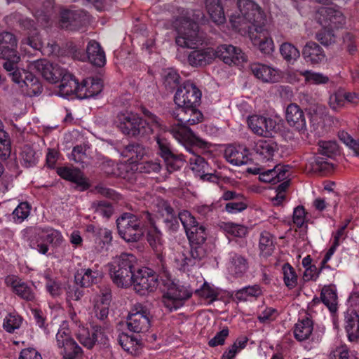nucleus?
<instances>
[{
  "label": "nucleus",
  "instance_id": "obj_1",
  "mask_svg": "<svg viewBox=\"0 0 359 359\" xmlns=\"http://www.w3.org/2000/svg\"><path fill=\"white\" fill-rule=\"evenodd\" d=\"M239 14L231 15L229 21L233 29L242 36L255 39L253 31L262 33L266 16L262 8L252 0H238Z\"/></svg>",
  "mask_w": 359,
  "mask_h": 359
},
{
  "label": "nucleus",
  "instance_id": "obj_2",
  "mask_svg": "<svg viewBox=\"0 0 359 359\" xmlns=\"http://www.w3.org/2000/svg\"><path fill=\"white\" fill-rule=\"evenodd\" d=\"M144 114L145 120L132 111H121L117 114L114 123L123 133L133 137L166 131L165 127L156 115L149 111H144Z\"/></svg>",
  "mask_w": 359,
  "mask_h": 359
},
{
  "label": "nucleus",
  "instance_id": "obj_3",
  "mask_svg": "<svg viewBox=\"0 0 359 359\" xmlns=\"http://www.w3.org/2000/svg\"><path fill=\"white\" fill-rule=\"evenodd\" d=\"M201 98V92L194 83L190 81L184 83L177 89L174 96V102L178 107L177 109L188 107L187 111L192 113L195 116V119H188L187 117H183V120L188 121L191 124H197L203 121V114L196 108L200 103Z\"/></svg>",
  "mask_w": 359,
  "mask_h": 359
},
{
  "label": "nucleus",
  "instance_id": "obj_4",
  "mask_svg": "<svg viewBox=\"0 0 359 359\" xmlns=\"http://www.w3.org/2000/svg\"><path fill=\"white\" fill-rule=\"evenodd\" d=\"M137 261L134 255L127 252L121 253L113 259L109 264V274L118 287L126 288L132 285Z\"/></svg>",
  "mask_w": 359,
  "mask_h": 359
},
{
  "label": "nucleus",
  "instance_id": "obj_5",
  "mask_svg": "<svg viewBox=\"0 0 359 359\" xmlns=\"http://www.w3.org/2000/svg\"><path fill=\"white\" fill-rule=\"evenodd\" d=\"M162 302L170 311L177 310L184 300L191 295V292L184 286L174 282L170 276L162 278Z\"/></svg>",
  "mask_w": 359,
  "mask_h": 359
},
{
  "label": "nucleus",
  "instance_id": "obj_6",
  "mask_svg": "<svg viewBox=\"0 0 359 359\" xmlns=\"http://www.w3.org/2000/svg\"><path fill=\"white\" fill-rule=\"evenodd\" d=\"M177 35L175 42L182 48H195L202 43V38L198 31L196 23L187 18L177 19L176 21Z\"/></svg>",
  "mask_w": 359,
  "mask_h": 359
},
{
  "label": "nucleus",
  "instance_id": "obj_7",
  "mask_svg": "<svg viewBox=\"0 0 359 359\" xmlns=\"http://www.w3.org/2000/svg\"><path fill=\"white\" fill-rule=\"evenodd\" d=\"M118 232L127 242L137 241L143 235L141 222L138 217L131 213H123L116 220Z\"/></svg>",
  "mask_w": 359,
  "mask_h": 359
},
{
  "label": "nucleus",
  "instance_id": "obj_8",
  "mask_svg": "<svg viewBox=\"0 0 359 359\" xmlns=\"http://www.w3.org/2000/svg\"><path fill=\"white\" fill-rule=\"evenodd\" d=\"M29 231L35 237L34 239L31 240L29 243L30 247L36 249L42 255H46L48 251V245L42 243V241H46L55 245L60 244L62 241L61 233L52 228L36 227L30 229Z\"/></svg>",
  "mask_w": 359,
  "mask_h": 359
},
{
  "label": "nucleus",
  "instance_id": "obj_9",
  "mask_svg": "<svg viewBox=\"0 0 359 359\" xmlns=\"http://www.w3.org/2000/svg\"><path fill=\"white\" fill-rule=\"evenodd\" d=\"M16 46L17 40L13 34L4 32L0 34V58L6 60L4 67L8 72L14 70L15 65L20 61Z\"/></svg>",
  "mask_w": 359,
  "mask_h": 359
},
{
  "label": "nucleus",
  "instance_id": "obj_10",
  "mask_svg": "<svg viewBox=\"0 0 359 359\" xmlns=\"http://www.w3.org/2000/svg\"><path fill=\"white\" fill-rule=\"evenodd\" d=\"M132 285L137 293L146 295L157 289L158 276L151 269L146 267L139 269L135 271Z\"/></svg>",
  "mask_w": 359,
  "mask_h": 359
},
{
  "label": "nucleus",
  "instance_id": "obj_11",
  "mask_svg": "<svg viewBox=\"0 0 359 359\" xmlns=\"http://www.w3.org/2000/svg\"><path fill=\"white\" fill-rule=\"evenodd\" d=\"M70 316L72 321L77 327L76 330V337L83 346L88 348H91L95 342L104 344H106L107 339L102 328L96 327L90 334L88 329L77 319L75 313H70Z\"/></svg>",
  "mask_w": 359,
  "mask_h": 359
},
{
  "label": "nucleus",
  "instance_id": "obj_12",
  "mask_svg": "<svg viewBox=\"0 0 359 359\" xmlns=\"http://www.w3.org/2000/svg\"><path fill=\"white\" fill-rule=\"evenodd\" d=\"M56 341L57 345L65 359H75L81 355V348L71 337L69 330L65 323H63L58 330Z\"/></svg>",
  "mask_w": 359,
  "mask_h": 359
},
{
  "label": "nucleus",
  "instance_id": "obj_13",
  "mask_svg": "<svg viewBox=\"0 0 359 359\" xmlns=\"http://www.w3.org/2000/svg\"><path fill=\"white\" fill-rule=\"evenodd\" d=\"M205 255V251L202 244L191 243L190 250H180L176 252L174 257L175 266L179 270L189 271L190 266H194Z\"/></svg>",
  "mask_w": 359,
  "mask_h": 359
},
{
  "label": "nucleus",
  "instance_id": "obj_14",
  "mask_svg": "<svg viewBox=\"0 0 359 359\" xmlns=\"http://www.w3.org/2000/svg\"><path fill=\"white\" fill-rule=\"evenodd\" d=\"M14 83L18 85L22 90L29 95H36L41 93V85L38 79L31 72L18 69L11 74Z\"/></svg>",
  "mask_w": 359,
  "mask_h": 359
},
{
  "label": "nucleus",
  "instance_id": "obj_15",
  "mask_svg": "<svg viewBox=\"0 0 359 359\" xmlns=\"http://www.w3.org/2000/svg\"><path fill=\"white\" fill-rule=\"evenodd\" d=\"M181 122L171 126L170 133L173 137L180 144L185 146L187 150L191 152L189 145H195L201 148L208 147V142L196 136L191 129Z\"/></svg>",
  "mask_w": 359,
  "mask_h": 359
},
{
  "label": "nucleus",
  "instance_id": "obj_16",
  "mask_svg": "<svg viewBox=\"0 0 359 359\" xmlns=\"http://www.w3.org/2000/svg\"><path fill=\"white\" fill-rule=\"evenodd\" d=\"M317 22L323 27L339 29L346 23V18L342 12L332 7H320L316 13Z\"/></svg>",
  "mask_w": 359,
  "mask_h": 359
},
{
  "label": "nucleus",
  "instance_id": "obj_17",
  "mask_svg": "<svg viewBox=\"0 0 359 359\" xmlns=\"http://www.w3.org/2000/svg\"><path fill=\"white\" fill-rule=\"evenodd\" d=\"M127 325L129 330L135 333H145L151 327L149 313L142 306H135L130 311Z\"/></svg>",
  "mask_w": 359,
  "mask_h": 359
},
{
  "label": "nucleus",
  "instance_id": "obj_18",
  "mask_svg": "<svg viewBox=\"0 0 359 359\" xmlns=\"http://www.w3.org/2000/svg\"><path fill=\"white\" fill-rule=\"evenodd\" d=\"M224 46H218L216 50L212 48L195 50L189 53L188 62L191 66L198 67L209 64L215 58L224 61Z\"/></svg>",
  "mask_w": 359,
  "mask_h": 359
},
{
  "label": "nucleus",
  "instance_id": "obj_19",
  "mask_svg": "<svg viewBox=\"0 0 359 359\" xmlns=\"http://www.w3.org/2000/svg\"><path fill=\"white\" fill-rule=\"evenodd\" d=\"M249 128L256 135L269 137L276 127V122L271 118L262 115L249 116L247 120Z\"/></svg>",
  "mask_w": 359,
  "mask_h": 359
},
{
  "label": "nucleus",
  "instance_id": "obj_20",
  "mask_svg": "<svg viewBox=\"0 0 359 359\" xmlns=\"http://www.w3.org/2000/svg\"><path fill=\"white\" fill-rule=\"evenodd\" d=\"M288 166L274 165L273 168L264 169V168H248V172L254 175H259V179L264 182L276 184L278 182L285 180L287 176Z\"/></svg>",
  "mask_w": 359,
  "mask_h": 359
},
{
  "label": "nucleus",
  "instance_id": "obj_21",
  "mask_svg": "<svg viewBox=\"0 0 359 359\" xmlns=\"http://www.w3.org/2000/svg\"><path fill=\"white\" fill-rule=\"evenodd\" d=\"M29 68L40 72L42 76L50 83H57L65 72V69L53 65L46 60H38L32 62Z\"/></svg>",
  "mask_w": 359,
  "mask_h": 359
},
{
  "label": "nucleus",
  "instance_id": "obj_22",
  "mask_svg": "<svg viewBox=\"0 0 359 359\" xmlns=\"http://www.w3.org/2000/svg\"><path fill=\"white\" fill-rule=\"evenodd\" d=\"M285 120L290 127L299 133L304 134L307 131L304 112L296 103H290L286 107Z\"/></svg>",
  "mask_w": 359,
  "mask_h": 359
},
{
  "label": "nucleus",
  "instance_id": "obj_23",
  "mask_svg": "<svg viewBox=\"0 0 359 359\" xmlns=\"http://www.w3.org/2000/svg\"><path fill=\"white\" fill-rule=\"evenodd\" d=\"M293 334L294 339L303 342L306 341H314V323L311 317L306 316L299 318L293 327Z\"/></svg>",
  "mask_w": 359,
  "mask_h": 359
},
{
  "label": "nucleus",
  "instance_id": "obj_24",
  "mask_svg": "<svg viewBox=\"0 0 359 359\" xmlns=\"http://www.w3.org/2000/svg\"><path fill=\"white\" fill-rule=\"evenodd\" d=\"M302 57L306 62L316 65L326 60L324 49L315 41L307 42L302 50Z\"/></svg>",
  "mask_w": 359,
  "mask_h": 359
},
{
  "label": "nucleus",
  "instance_id": "obj_25",
  "mask_svg": "<svg viewBox=\"0 0 359 359\" xmlns=\"http://www.w3.org/2000/svg\"><path fill=\"white\" fill-rule=\"evenodd\" d=\"M61 82L58 86V90L56 95L64 98H68L70 96L76 95L79 98V88L80 83L74 76L69 73L66 69L63 75L60 77Z\"/></svg>",
  "mask_w": 359,
  "mask_h": 359
},
{
  "label": "nucleus",
  "instance_id": "obj_26",
  "mask_svg": "<svg viewBox=\"0 0 359 359\" xmlns=\"http://www.w3.org/2000/svg\"><path fill=\"white\" fill-rule=\"evenodd\" d=\"M5 283L20 298L27 301H32L34 299L32 289L18 276L13 275L6 276Z\"/></svg>",
  "mask_w": 359,
  "mask_h": 359
},
{
  "label": "nucleus",
  "instance_id": "obj_27",
  "mask_svg": "<svg viewBox=\"0 0 359 359\" xmlns=\"http://www.w3.org/2000/svg\"><path fill=\"white\" fill-rule=\"evenodd\" d=\"M253 150L257 156V158L264 163L273 161L278 147L273 140H260L255 142Z\"/></svg>",
  "mask_w": 359,
  "mask_h": 359
},
{
  "label": "nucleus",
  "instance_id": "obj_28",
  "mask_svg": "<svg viewBox=\"0 0 359 359\" xmlns=\"http://www.w3.org/2000/svg\"><path fill=\"white\" fill-rule=\"evenodd\" d=\"M250 69L257 79L264 83H275L279 79L278 70L270 66L261 63H252L250 65Z\"/></svg>",
  "mask_w": 359,
  "mask_h": 359
},
{
  "label": "nucleus",
  "instance_id": "obj_29",
  "mask_svg": "<svg viewBox=\"0 0 359 359\" xmlns=\"http://www.w3.org/2000/svg\"><path fill=\"white\" fill-rule=\"evenodd\" d=\"M111 297L110 290L108 287L94 297L93 300L94 311L98 318L103 320L108 316Z\"/></svg>",
  "mask_w": 359,
  "mask_h": 359
},
{
  "label": "nucleus",
  "instance_id": "obj_30",
  "mask_svg": "<svg viewBox=\"0 0 359 359\" xmlns=\"http://www.w3.org/2000/svg\"><path fill=\"white\" fill-rule=\"evenodd\" d=\"M250 151L246 147L231 145L226 147V161L236 166L247 164L250 161Z\"/></svg>",
  "mask_w": 359,
  "mask_h": 359
},
{
  "label": "nucleus",
  "instance_id": "obj_31",
  "mask_svg": "<svg viewBox=\"0 0 359 359\" xmlns=\"http://www.w3.org/2000/svg\"><path fill=\"white\" fill-rule=\"evenodd\" d=\"M102 277V272L97 269H81L76 272L74 280L81 287H89L97 283Z\"/></svg>",
  "mask_w": 359,
  "mask_h": 359
},
{
  "label": "nucleus",
  "instance_id": "obj_32",
  "mask_svg": "<svg viewBox=\"0 0 359 359\" xmlns=\"http://www.w3.org/2000/svg\"><path fill=\"white\" fill-rule=\"evenodd\" d=\"M102 90V83L100 79L88 78L80 83L79 98L86 99L98 95Z\"/></svg>",
  "mask_w": 359,
  "mask_h": 359
},
{
  "label": "nucleus",
  "instance_id": "obj_33",
  "mask_svg": "<svg viewBox=\"0 0 359 359\" xmlns=\"http://www.w3.org/2000/svg\"><path fill=\"white\" fill-rule=\"evenodd\" d=\"M344 322L348 340L356 341L359 339V315L354 311H347L344 315Z\"/></svg>",
  "mask_w": 359,
  "mask_h": 359
},
{
  "label": "nucleus",
  "instance_id": "obj_34",
  "mask_svg": "<svg viewBox=\"0 0 359 359\" xmlns=\"http://www.w3.org/2000/svg\"><path fill=\"white\" fill-rule=\"evenodd\" d=\"M57 173L63 179L72 182L83 189L88 187V184L81 172L76 168L69 167H60L57 169Z\"/></svg>",
  "mask_w": 359,
  "mask_h": 359
},
{
  "label": "nucleus",
  "instance_id": "obj_35",
  "mask_svg": "<svg viewBox=\"0 0 359 359\" xmlns=\"http://www.w3.org/2000/svg\"><path fill=\"white\" fill-rule=\"evenodd\" d=\"M248 269V262L246 258L238 254H229L228 271L230 275L235 277H241Z\"/></svg>",
  "mask_w": 359,
  "mask_h": 359
},
{
  "label": "nucleus",
  "instance_id": "obj_36",
  "mask_svg": "<svg viewBox=\"0 0 359 359\" xmlns=\"http://www.w3.org/2000/svg\"><path fill=\"white\" fill-rule=\"evenodd\" d=\"M262 294V290L258 285L244 287L242 289L234 292L226 291V298L232 299L233 301H247L250 297H258Z\"/></svg>",
  "mask_w": 359,
  "mask_h": 359
},
{
  "label": "nucleus",
  "instance_id": "obj_37",
  "mask_svg": "<svg viewBox=\"0 0 359 359\" xmlns=\"http://www.w3.org/2000/svg\"><path fill=\"white\" fill-rule=\"evenodd\" d=\"M267 32L266 29L262 33L257 32L253 31V35L255 39L252 40L251 37H249L252 44L257 46L259 50L265 55H269L272 53L274 50V44L271 38L267 36Z\"/></svg>",
  "mask_w": 359,
  "mask_h": 359
},
{
  "label": "nucleus",
  "instance_id": "obj_38",
  "mask_svg": "<svg viewBox=\"0 0 359 359\" xmlns=\"http://www.w3.org/2000/svg\"><path fill=\"white\" fill-rule=\"evenodd\" d=\"M86 51L89 60L94 65L101 67L105 64L104 52L102 50L97 42L90 41L88 44Z\"/></svg>",
  "mask_w": 359,
  "mask_h": 359
},
{
  "label": "nucleus",
  "instance_id": "obj_39",
  "mask_svg": "<svg viewBox=\"0 0 359 359\" xmlns=\"http://www.w3.org/2000/svg\"><path fill=\"white\" fill-rule=\"evenodd\" d=\"M246 60V56L243 50L236 46H226V65H239Z\"/></svg>",
  "mask_w": 359,
  "mask_h": 359
},
{
  "label": "nucleus",
  "instance_id": "obj_40",
  "mask_svg": "<svg viewBox=\"0 0 359 359\" xmlns=\"http://www.w3.org/2000/svg\"><path fill=\"white\" fill-rule=\"evenodd\" d=\"M259 248L261 254L264 257L270 256L275 249L274 238L269 231H264L261 233Z\"/></svg>",
  "mask_w": 359,
  "mask_h": 359
},
{
  "label": "nucleus",
  "instance_id": "obj_41",
  "mask_svg": "<svg viewBox=\"0 0 359 359\" xmlns=\"http://www.w3.org/2000/svg\"><path fill=\"white\" fill-rule=\"evenodd\" d=\"M320 299L331 313L337 310V295L336 291L330 287H324L320 293Z\"/></svg>",
  "mask_w": 359,
  "mask_h": 359
},
{
  "label": "nucleus",
  "instance_id": "obj_42",
  "mask_svg": "<svg viewBox=\"0 0 359 359\" xmlns=\"http://www.w3.org/2000/svg\"><path fill=\"white\" fill-rule=\"evenodd\" d=\"M118 341L121 347L131 354H137L140 350V341L133 336L122 333L119 335Z\"/></svg>",
  "mask_w": 359,
  "mask_h": 359
},
{
  "label": "nucleus",
  "instance_id": "obj_43",
  "mask_svg": "<svg viewBox=\"0 0 359 359\" xmlns=\"http://www.w3.org/2000/svg\"><path fill=\"white\" fill-rule=\"evenodd\" d=\"M207 9L211 19L217 24L220 25L224 22V12L221 3L218 0L207 1Z\"/></svg>",
  "mask_w": 359,
  "mask_h": 359
},
{
  "label": "nucleus",
  "instance_id": "obj_44",
  "mask_svg": "<svg viewBox=\"0 0 359 359\" xmlns=\"http://www.w3.org/2000/svg\"><path fill=\"white\" fill-rule=\"evenodd\" d=\"M279 50L283 58L289 63L297 61L300 57V52L298 48L289 42L283 43L280 46Z\"/></svg>",
  "mask_w": 359,
  "mask_h": 359
},
{
  "label": "nucleus",
  "instance_id": "obj_45",
  "mask_svg": "<svg viewBox=\"0 0 359 359\" xmlns=\"http://www.w3.org/2000/svg\"><path fill=\"white\" fill-rule=\"evenodd\" d=\"M283 281L289 290L294 289L297 285L298 277L294 269L289 264L285 263L282 267Z\"/></svg>",
  "mask_w": 359,
  "mask_h": 359
},
{
  "label": "nucleus",
  "instance_id": "obj_46",
  "mask_svg": "<svg viewBox=\"0 0 359 359\" xmlns=\"http://www.w3.org/2000/svg\"><path fill=\"white\" fill-rule=\"evenodd\" d=\"M187 238L191 243L203 244L206 239L205 228L196 224L186 232Z\"/></svg>",
  "mask_w": 359,
  "mask_h": 359
},
{
  "label": "nucleus",
  "instance_id": "obj_47",
  "mask_svg": "<svg viewBox=\"0 0 359 359\" xmlns=\"http://www.w3.org/2000/svg\"><path fill=\"white\" fill-rule=\"evenodd\" d=\"M300 74L304 77V80L306 83L311 84H326L330 81V78L328 76L323 73L315 72L311 70H305L304 72H302Z\"/></svg>",
  "mask_w": 359,
  "mask_h": 359
},
{
  "label": "nucleus",
  "instance_id": "obj_48",
  "mask_svg": "<svg viewBox=\"0 0 359 359\" xmlns=\"http://www.w3.org/2000/svg\"><path fill=\"white\" fill-rule=\"evenodd\" d=\"M190 168L196 175L203 178L205 173L208 171V163L203 158L198 155L194 154L189 158Z\"/></svg>",
  "mask_w": 359,
  "mask_h": 359
},
{
  "label": "nucleus",
  "instance_id": "obj_49",
  "mask_svg": "<svg viewBox=\"0 0 359 359\" xmlns=\"http://www.w3.org/2000/svg\"><path fill=\"white\" fill-rule=\"evenodd\" d=\"M21 323V317L16 312H11L4 318L3 327L6 332L12 333L20 327Z\"/></svg>",
  "mask_w": 359,
  "mask_h": 359
},
{
  "label": "nucleus",
  "instance_id": "obj_50",
  "mask_svg": "<svg viewBox=\"0 0 359 359\" xmlns=\"http://www.w3.org/2000/svg\"><path fill=\"white\" fill-rule=\"evenodd\" d=\"M318 152L328 158H332L339 152V146L336 141H320Z\"/></svg>",
  "mask_w": 359,
  "mask_h": 359
},
{
  "label": "nucleus",
  "instance_id": "obj_51",
  "mask_svg": "<svg viewBox=\"0 0 359 359\" xmlns=\"http://www.w3.org/2000/svg\"><path fill=\"white\" fill-rule=\"evenodd\" d=\"M330 27H323L316 34V39L323 45L329 46L335 42V35Z\"/></svg>",
  "mask_w": 359,
  "mask_h": 359
},
{
  "label": "nucleus",
  "instance_id": "obj_52",
  "mask_svg": "<svg viewBox=\"0 0 359 359\" xmlns=\"http://www.w3.org/2000/svg\"><path fill=\"white\" fill-rule=\"evenodd\" d=\"M196 294L210 303L217 299L218 292L213 286L204 283L199 290H196Z\"/></svg>",
  "mask_w": 359,
  "mask_h": 359
},
{
  "label": "nucleus",
  "instance_id": "obj_53",
  "mask_svg": "<svg viewBox=\"0 0 359 359\" xmlns=\"http://www.w3.org/2000/svg\"><path fill=\"white\" fill-rule=\"evenodd\" d=\"M166 168L169 172L180 169L184 165V159L181 156H176L173 153L164 158Z\"/></svg>",
  "mask_w": 359,
  "mask_h": 359
},
{
  "label": "nucleus",
  "instance_id": "obj_54",
  "mask_svg": "<svg viewBox=\"0 0 359 359\" xmlns=\"http://www.w3.org/2000/svg\"><path fill=\"white\" fill-rule=\"evenodd\" d=\"M248 341L246 337L238 338L226 352V359H234L236 355L246 346Z\"/></svg>",
  "mask_w": 359,
  "mask_h": 359
},
{
  "label": "nucleus",
  "instance_id": "obj_55",
  "mask_svg": "<svg viewBox=\"0 0 359 359\" xmlns=\"http://www.w3.org/2000/svg\"><path fill=\"white\" fill-rule=\"evenodd\" d=\"M226 233L238 238L245 237L248 233V228L242 224L226 221Z\"/></svg>",
  "mask_w": 359,
  "mask_h": 359
},
{
  "label": "nucleus",
  "instance_id": "obj_56",
  "mask_svg": "<svg viewBox=\"0 0 359 359\" xmlns=\"http://www.w3.org/2000/svg\"><path fill=\"white\" fill-rule=\"evenodd\" d=\"M30 212V207L27 203H21L13 212V217L16 223L22 222Z\"/></svg>",
  "mask_w": 359,
  "mask_h": 359
},
{
  "label": "nucleus",
  "instance_id": "obj_57",
  "mask_svg": "<svg viewBox=\"0 0 359 359\" xmlns=\"http://www.w3.org/2000/svg\"><path fill=\"white\" fill-rule=\"evenodd\" d=\"M97 239L99 240V244L100 245V248L107 249L108 247L111 245L112 241V233L109 229L106 228H100L97 231Z\"/></svg>",
  "mask_w": 359,
  "mask_h": 359
},
{
  "label": "nucleus",
  "instance_id": "obj_58",
  "mask_svg": "<svg viewBox=\"0 0 359 359\" xmlns=\"http://www.w3.org/2000/svg\"><path fill=\"white\" fill-rule=\"evenodd\" d=\"M248 208L246 199L243 201H232L226 202V212L237 214L244 211Z\"/></svg>",
  "mask_w": 359,
  "mask_h": 359
},
{
  "label": "nucleus",
  "instance_id": "obj_59",
  "mask_svg": "<svg viewBox=\"0 0 359 359\" xmlns=\"http://www.w3.org/2000/svg\"><path fill=\"white\" fill-rule=\"evenodd\" d=\"M46 278L47 280L46 283V288L47 292L52 297L60 296L63 291L61 283L55 279L50 278L48 276H46Z\"/></svg>",
  "mask_w": 359,
  "mask_h": 359
},
{
  "label": "nucleus",
  "instance_id": "obj_60",
  "mask_svg": "<svg viewBox=\"0 0 359 359\" xmlns=\"http://www.w3.org/2000/svg\"><path fill=\"white\" fill-rule=\"evenodd\" d=\"M95 212L104 217H109L113 213L111 205L104 201L95 202L93 204Z\"/></svg>",
  "mask_w": 359,
  "mask_h": 359
},
{
  "label": "nucleus",
  "instance_id": "obj_61",
  "mask_svg": "<svg viewBox=\"0 0 359 359\" xmlns=\"http://www.w3.org/2000/svg\"><path fill=\"white\" fill-rule=\"evenodd\" d=\"M148 241L150 245L157 252L161 250V234L156 228L154 227L148 233Z\"/></svg>",
  "mask_w": 359,
  "mask_h": 359
},
{
  "label": "nucleus",
  "instance_id": "obj_62",
  "mask_svg": "<svg viewBox=\"0 0 359 359\" xmlns=\"http://www.w3.org/2000/svg\"><path fill=\"white\" fill-rule=\"evenodd\" d=\"M179 219L181 221L186 232L187 230H189L191 228L198 224L195 218L189 211L187 210H184L179 213Z\"/></svg>",
  "mask_w": 359,
  "mask_h": 359
},
{
  "label": "nucleus",
  "instance_id": "obj_63",
  "mask_svg": "<svg viewBox=\"0 0 359 359\" xmlns=\"http://www.w3.org/2000/svg\"><path fill=\"white\" fill-rule=\"evenodd\" d=\"M156 143L158 148V154L163 158L172 154L168 140L158 134L156 136Z\"/></svg>",
  "mask_w": 359,
  "mask_h": 359
},
{
  "label": "nucleus",
  "instance_id": "obj_64",
  "mask_svg": "<svg viewBox=\"0 0 359 359\" xmlns=\"http://www.w3.org/2000/svg\"><path fill=\"white\" fill-rule=\"evenodd\" d=\"M11 153V144L6 133L0 130V157L6 158Z\"/></svg>",
  "mask_w": 359,
  "mask_h": 359
}]
</instances>
